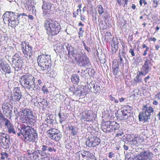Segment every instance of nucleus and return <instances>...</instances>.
Segmentation results:
<instances>
[{"mask_svg": "<svg viewBox=\"0 0 160 160\" xmlns=\"http://www.w3.org/2000/svg\"><path fill=\"white\" fill-rule=\"evenodd\" d=\"M24 13H17L12 12H6L3 15V19L5 23L8 22V26L15 28L20 23V18L21 16H27Z\"/></svg>", "mask_w": 160, "mask_h": 160, "instance_id": "nucleus-1", "label": "nucleus"}, {"mask_svg": "<svg viewBox=\"0 0 160 160\" xmlns=\"http://www.w3.org/2000/svg\"><path fill=\"white\" fill-rule=\"evenodd\" d=\"M18 114L20 117V119L22 123L31 126H34L36 120L31 110L25 109L21 110Z\"/></svg>", "mask_w": 160, "mask_h": 160, "instance_id": "nucleus-2", "label": "nucleus"}, {"mask_svg": "<svg viewBox=\"0 0 160 160\" xmlns=\"http://www.w3.org/2000/svg\"><path fill=\"white\" fill-rule=\"evenodd\" d=\"M37 61L38 66L41 67L42 70H47L48 72L50 71L52 66L50 55H40L38 57Z\"/></svg>", "mask_w": 160, "mask_h": 160, "instance_id": "nucleus-3", "label": "nucleus"}, {"mask_svg": "<svg viewBox=\"0 0 160 160\" xmlns=\"http://www.w3.org/2000/svg\"><path fill=\"white\" fill-rule=\"evenodd\" d=\"M44 27L49 32L48 34L51 36L54 35L58 34L60 31V25L56 21L48 20L45 21Z\"/></svg>", "mask_w": 160, "mask_h": 160, "instance_id": "nucleus-4", "label": "nucleus"}, {"mask_svg": "<svg viewBox=\"0 0 160 160\" xmlns=\"http://www.w3.org/2000/svg\"><path fill=\"white\" fill-rule=\"evenodd\" d=\"M34 80L33 76L25 74L21 77L19 82L23 87L29 89L34 84Z\"/></svg>", "mask_w": 160, "mask_h": 160, "instance_id": "nucleus-5", "label": "nucleus"}, {"mask_svg": "<svg viewBox=\"0 0 160 160\" xmlns=\"http://www.w3.org/2000/svg\"><path fill=\"white\" fill-rule=\"evenodd\" d=\"M142 110L143 111L140 112L138 115L139 120L140 121L147 122L150 119L151 113H153L154 111L152 107H148L147 105L143 106Z\"/></svg>", "mask_w": 160, "mask_h": 160, "instance_id": "nucleus-6", "label": "nucleus"}, {"mask_svg": "<svg viewBox=\"0 0 160 160\" xmlns=\"http://www.w3.org/2000/svg\"><path fill=\"white\" fill-rule=\"evenodd\" d=\"M120 127L119 124L116 122L110 121L105 122L102 123L101 128L105 132H112L113 130L114 132L118 130Z\"/></svg>", "mask_w": 160, "mask_h": 160, "instance_id": "nucleus-7", "label": "nucleus"}, {"mask_svg": "<svg viewBox=\"0 0 160 160\" xmlns=\"http://www.w3.org/2000/svg\"><path fill=\"white\" fill-rule=\"evenodd\" d=\"M22 50L25 58L29 59L31 58L33 50L32 47L26 41H24L21 44Z\"/></svg>", "mask_w": 160, "mask_h": 160, "instance_id": "nucleus-8", "label": "nucleus"}, {"mask_svg": "<svg viewBox=\"0 0 160 160\" xmlns=\"http://www.w3.org/2000/svg\"><path fill=\"white\" fill-rule=\"evenodd\" d=\"M77 55L78 58L77 62L79 66L82 67L90 66L89 59L86 55H84L82 52H79Z\"/></svg>", "mask_w": 160, "mask_h": 160, "instance_id": "nucleus-9", "label": "nucleus"}, {"mask_svg": "<svg viewBox=\"0 0 160 160\" xmlns=\"http://www.w3.org/2000/svg\"><path fill=\"white\" fill-rule=\"evenodd\" d=\"M154 156L153 154L149 150L144 151L135 157L133 160H151Z\"/></svg>", "mask_w": 160, "mask_h": 160, "instance_id": "nucleus-10", "label": "nucleus"}, {"mask_svg": "<svg viewBox=\"0 0 160 160\" xmlns=\"http://www.w3.org/2000/svg\"><path fill=\"white\" fill-rule=\"evenodd\" d=\"M27 125V126L19 125L17 127L18 131L17 133L18 135L20 136L22 134L25 139H27V137L28 136L29 133L30 132V130L31 127L29 126V125Z\"/></svg>", "mask_w": 160, "mask_h": 160, "instance_id": "nucleus-11", "label": "nucleus"}, {"mask_svg": "<svg viewBox=\"0 0 160 160\" xmlns=\"http://www.w3.org/2000/svg\"><path fill=\"white\" fill-rule=\"evenodd\" d=\"M48 136L52 139L56 141H59L62 137V134L60 133L59 131L55 128H51L47 131Z\"/></svg>", "mask_w": 160, "mask_h": 160, "instance_id": "nucleus-12", "label": "nucleus"}, {"mask_svg": "<svg viewBox=\"0 0 160 160\" xmlns=\"http://www.w3.org/2000/svg\"><path fill=\"white\" fill-rule=\"evenodd\" d=\"M100 142V139L97 137L91 136L87 138L86 144L89 147H95L98 145Z\"/></svg>", "mask_w": 160, "mask_h": 160, "instance_id": "nucleus-13", "label": "nucleus"}, {"mask_svg": "<svg viewBox=\"0 0 160 160\" xmlns=\"http://www.w3.org/2000/svg\"><path fill=\"white\" fill-rule=\"evenodd\" d=\"M22 97V94L19 88H15L14 89V93L12 95L11 100L14 102H19Z\"/></svg>", "mask_w": 160, "mask_h": 160, "instance_id": "nucleus-14", "label": "nucleus"}, {"mask_svg": "<svg viewBox=\"0 0 160 160\" xmlns=\"http://www.w3.org/2000/svg\"><path fill=\"white\" fill-rule=\"evenodd\" d=\"M5 120L6 122L4 125L7 128V132L9 134H15L16 132L13 125L8 120L5 119Z\"/></svg>", "mask_w": 160, "mask_h": 160, "instance_id": "nucleus-15", "label": "nucleus"}, {"mask_svg": "<svg viewBox=\"0 0 160 160\" xmlns=\"http://www.w3.org/2000/svg\"><path fill=\"white\" fill-rule=\"evenodd\" d=\"M90 91L95 93H98L100 91V88L99 85L96 82H92L89 84L88 86Z\"/></svg>", "mask_w": 160, "mask_h": 160, "instance_id": "nucleus-16", "label": "nucleus"}, {"mask_svg": "<svg viewBox=\"0 0 160 160\" xmlns=\"http://www.w3.org/2000/svg\"><path fill=\"white\" fill-rule=\"evenodd\" d=\"M144 141V138L142 136H137L134 137L131 141L132 144L135 146H138L140 145Z\"/></svg>", "mask_w": 160, "mask_h": 160, "instance_id": "nucleus-17", "label": "nucleus"}, {"mask_svg": "<svg viewBox=\"0 0 160 160\" xmlns=\"http://www.w3.org/2000/svg\"><path fill=\"white\" fill-rule=\"evenodd\" d=\"M52 7V4L51 3L46 2L45 1L43 2V4L42 6V8L43 10V16H44L46 15L48 11L50 10Z\"/></svg>", "mask_w": 160, "mask_h": 160, "instance_id": "nucleus-18", "label": "nucleus"}, {"mask_svg": "<svg viewBox=\"0 0 160 160\" xmlns=\"http://www.w3.org/2000/svg\"><path fill=\"white\" fill-rule=\"evenodd\" d=\"M151 68L149 65L144 64L141 68V70L139 72V74L145 76L151 70Z\"/></svg>", "mask_w": 160, "mask_h": 160, "instance_id": "nucleus-19", "label": "nucleus"}, {"mask_svg": "<svg viewBox=\"0 0 160 160\" xmlns=\"http://www.w3.org/2000/svg\"><path fill=\"white\" fill-rule=\"evenodd\" d=\"M83 158L86 160H88V158L94 159L95 156L92 153L87 151H84L81 154Z\"/></svg>", "mask_w": 160, "mask_h": 160, "instance_id": "nucleus-20", "label": "nucleus"}, {"mask_svg": "<svg viewBox=\"0 0 160 160\" xmlns=\"http://www.w3.org/2000/svg\"><path fill=\"white\" fill-rule=\"evenodd\" d=\"M40 154V152L39 150H37L34 151L31 153H28L29 157L31 159L35 160L38 158Z\"/></svg>", "mask_w": 160, "mask_h": 160, "instance_id": "nucleus-21", "label": "nucleus"}, {"mask_svg": "<svg viewBox=\"0 0 160 160\" xmlns=\"http://www.w3.org/2000/svg\"><path fill=\"white\" fill-rule=\"evenodd\" d=\"M80 51H78L76 49L72 47H69L68 50V54L72 55L73 57H75L76 59L78 58L77 54V53Z\"/></svg>", "mask_w": 160, "mask_h": 160, "instance_id": "nucleus-22", "label": "nucleus"}, {"mask_svg": "<svg viewBox=\"0 0 160 160\" xmlns=\"http://www.w3.org/2000/svg\"><path fill=\"white\" fill-rule=\"evenodd\" d=\"M18 55H16L14 56H13V60H16L17 59L16 58V57L17 58L18 56ZM21 60L19 58H18L17 60V61L15 62L14 65L15 66H13L14 68H15V70H16V68L18 69L20 68H21Z\"/></svg>", "mask_w": 160, "mask_h": 160, "instance_id": "nucleus-23", "label": "nucleus"}, {"mask_svg": "<svg viewBox=\"0 0 160 160\" xmlns=\"http://www.w3.org/2000/svg\"><path fill=\"white\" fill-rule=\"evenodd\" d=\"M68 130L70 132L71 134L73 136L76 135L78 132V128L75 126L68 125Z\"/></svg>", "mask_w": 160, "mask_h": 160, "instance_id": "nucleus-24", "label": "nucleus"}, {"mask_svg": "<svg viewBox=\"0 0 160 160\" xmlns=\"http://www.w3.org/2000/svg\"><path fill=\"white\" fill-rule=\"evenodd\" d=\"M27 140L30 142H36L38 140V135L37 133H33L29 135L27 137Z\"/></svg>", "mask_w": 160, "mask_h": 160, "instance_id": "nucleus-25", "label": "nucleus"}, {"mask_svg": "<svg viewBox=\"0 0 160 160\" xmlns=\"http://www.w3.org/2000/svg\"><path fill=\"white\" fill-rule=\"evenodd\" d=\"M9 105H10L9 103H6L3 104L2 106V109L3 111V112L4 114H7L8 112H9V110L10 108L9 106Z\"/></svg>", "mask_w": 160, "mask_h": 160, "instance_id": "nucleus-26", "label": "nucleus"}, {"mask_svg": "<svg viewBox=\"0 0 160 160\" xmlns=\"http://www.w3.org/2000/svg\"><path fill=\"white\" fill-rule=\"evenodd\" d=\"M71 79L72 82L74 84H77L79 81V76L77 75H72Z\"/></svg>", "mask_w": 160, "mask_h": 160, "instance_id": "nucleus-27", "label": "nucleus"}, {"mask_svg": "<svg viewBox=\"0 0 160 160\" xmlns=\"http://www.w3.org/2000/svg\"><path fill=\"white\" fill-rule=\"evenodd\" d=\"M0 143L2 147L5 149L8 148L11 145L10 141H9V140H8L5 141L4 142L2 141Z\"/></svg>", "mask_w": 160, "mask_h": 160, "instance_id": "nucleus-28", "label": "nucleus"}, {"mask_svg": "<svg viewBox=\"0 0 160 160\" xmlns=\"http://www.w3.org/2000/svg\"><path fill=\"white\" fill-rule=\"evenodd\" d=\"M2 69L6 73H10L11 72V68L8 64H4Z\"/></svg>", "mask_w": 160, "mask_h": 160, "instance_id": "nucleus-29", "label": "nucleus"}, {"mask_svg": "<svg viewBox=\"0 0 160 160\" xmlns=\"http://www.w3.org/2000/svg\"><path fill=\"white\" fill-rule=\"evenodd\" d=\"M46 115L47 118L45 120L46 123L49 124L52 123L54 121L53 119V116L52 114L49 115V114H48Z\"/></svg>", "mask_w": 160, "mask_h": 160, "instance_id": "nucleus-30", "label": "nucleus"}, {"mask_svg": "<svg viewBox=\"0 0 160 160\" xmlns=\"http://www.w3.org/2000/svg\"><path fill=\"white\" fill-rule=\"evenodd\" d=\"M148 57L146 58V60L145 61V62L144 64L147 65H149V64L151 63V61L152 60V57L151 55L149 54L148 55Z\"/></svg>", "mask_w": 160, "mask_h": 160, "instance_id": "nucleus-31", "label": "nucleus"}, {"mask_svg": "<svg viewBox=\"0 0 160 160\" xmlns=\"http://www.w3.org/2000/svg\"><path fill=\"white\" fill-rule=\"evenodd\" d=\"M122 117H123L121 119L123 120H125L127 119L128 118V112L127 111H122Z\"/></svg>", "mask_w": 160, "mask_h": 160, "instance_id": "nucleus-32", "label": "nucleus"}, {"mask_svg": "<svg viewBox=\"0 0 160 160\" xmlns=\"http://www.w3.org/2000/svg\"><path fill=\"white\" fill-rule=\"evenodd\" d=\"M45 122L44 123H42V125L40 126V128L42 131H45L47 130L48 128V125L47 123H45Z\"/></svg>", "mask_w": 160, "mask_h": 160, "instance_id": "nucleus-33", "label": "nucleus"}, {"mask_svg": "<svg viewBox=\"0 0 160 160\" xmlns=\"http://www.w3.org/2000/svg\"><path fill=\"white\" fill-rule=\"evenodd\" d=\"M59 116L60 119V122L61 123L64 121L66 119L65 115L63 114H61L60 113H59Z\"/></svg>", "mask_w": 160, "mask_h": 160, "instance_id": "nucleus-34", "label": "nucleus"}, {"mask_svg": "<svg viewBox=\"0 0 160 160\" xmlns=\"http://www.w3.org/2000/svg\"><path fill=\"white\" fill-rule=\"evenodd\" d=\"M139 73L137 74L136 76L134 79V81L137 83L140 82L142 81V79L141 78H139Z\"/></svg>", "mask_w": 160, "mask_h": 160, "instance_id": "nucleus-35", "label": "nucleus"}, {"mask_svg": "<svg viewBox=\"0 0 160 160\" xmlns=\"http://www.w3.org/2000/svg\"><path fill=\"white\" fill-rule=\"evenodd\" d=\"M98 10V13L99 14H102L104 12L103 8L102 5H100L97 6Z\"/></svg>", "mask_w": 160, "mask_h": 160, "instance_id": "nucleus-36", "label": "nucleus"}, {"mask_svg": "<svg viewBox=\"0 0 160 160\" xmlns=\"http://www.w3.org/2000/svg\"><path fill=\"white\" fill-rule=\"evenodd\" d=\"M1 159H4L5 157L8 158V154L6 152H2L1 153Z\"/></svg>", "mask_w": 160, "mask_h": 160, "instance_id": "nucleus-37", "label": "nucleus"}, {"mask_svg": "<svg viewBox=\"0 0 160 160\" xmlns=\"http://www.w3.org/2000/svg\"><path fill=\"white\" fill-rule=\"evenodd\" d=\"M48 145H43L42 146V151L43 152L48 151Z\"/></svg>", "mask_w": 160, "mask_h": 160, "instance_id": "nucleus-38", "label": "nucleus"}, {"mask_svg": "<svg viewBox=\"0 0 160 160\" xmlns=\"http://www.w3.org/2000/svg\"><path fill=\"white\" fill-rule=\"evenodd\" d=\"M112 68H114V70H113V73L115 75H116L118 72V66H114L113 67H112Z\"/></svg>", "mask_w": 160, "mask_h": 160, "instance_id": "nucleus-39", "label": "nucleus"}, {"mask_svg": "<svg viewBox=\"0 0 160 160\" xmlns=\"http://www.w3.org/2000/svg\"><path fill=\"white\" fill-rule=\"evenodd\" d=\"M121 56L124 58L125 59H126V57L125 56L126 52H125L124 49H122L121 52Z\"/></svg>", "mask_w": 160, "mask_h": 160, "instance_id": "nucleus-40", "label": "nucleus"}, {"mask_svg": "<svg viewBox=\"0 0 160 160\" xmlns=\"http://www.w3.org/2000/svg\"><path fill=\"white\" fill-rule=\"evenodd\" d=\"M158 4V1L157 0H154L153 1L152 7L156 8L157 7Z\"/></svg>", "mask_w": 160, "mask_h": 160, "instance_id": "nucleus-41", "label": "nucleus"}, {"mask_svg": "<svg viewBox=\"0 0 160 160\" xmlns=\"http://www.w3.org/2000/svg\"><path fill=\"white\" fill-rule=\"evenodd\" d=\"M53 151L54 152H56V150L53 147H51L48 146V151L52 152Z\"/></svg>", "mask_w": 160, "mask_h": 160, "instance_id": "nucleus-42", "label": "nucleus"}, {"mask_svg": "<svg viewBox=\"0 0 160 160\" xmlns=\"http://www.w3.org/2000/svg\"><path fill=\"white\" fill-rule=\"evenodd\" d=\"M82 153L81 151H79L78 152L76 153V155L78 158V159L79 160H80V155H81V154Z\"/></svg>", "mask_w": 160, "mask_h": 160, "instance_id": "nucleus-43", "label": "nucleus"}, {"mask_svg": "<svg viewBox=\"0 0 160 160\" xmlns=\"http://www.w3.org/2000/svg\"><path fill=\"white\" fill-rule=\"evenodd\" d=\"M30 132L29 133V134H28L29 135H31V134H35V133H37L36 131L35 130L33 129V128H32L31 127V128H30Z\"/></svg>", "mask_w": 160, "mask_h": 160, "instance_id": "nucleus-44", "label": "nucleus"}, {"mask_svg": "<svg viewBox=\"0 0 160 160\" xmlns=\"http://www.w3.org/2000/svg\"><path fill=\"white\" fill-rule=\"evenodd\" d=\"M129 52L131 53V56L133 57L135 56V54L134 52V50L132 48H130L129 50Z\"/></svg>", "mask_w": 160, "mask_h": 160, "instance_id": "nucleus-45", "label": "nucleus"}, {"mask_svg": "<svg viewBox=\"0 0 160 160\" xmlns=\"http://www.w3.org/2000/svg\"><path fill=\"white\" fill-rule=\"evenodd\" d=\"M3 137L5 139V141H7V140H9V141H10V140L9 139L10 138H9V136L6 135V134L4 133H3Z\"/></svg>", "mask_w": 160, "mask_h": 160, "instance_id": "nucleus-46", "label": "nucleus"}, {"mask_svg": "<svg viewBox=\"0 0 160 160\" xmlns=\"http://www.w3.org/2000/svg\"><path fill=\"white\" fill-rule=\"evenodd\" d=\"M115 156L114 153L112 152H110L108 153V157L110 158H112L114 157Z\"/></svg>", "mask_w": 160, "mask_h": 160, "instance_id": "nucleus-47", "label": "nucleus"}, {"mask_svg": "<svg viewBox=\"0 0 160 160\" xmlns=\"http://www.w3.org/2000/svg\"><path fill=\"white\" fill-rule=\"evenodd\" d=\"M117 2L119 6L122 5L123 1L124 0H117Z\"/></svg>", "mask_w": 160, "mask_h": 160, "instance_id": "nucleus-48", "label": "nucleus"}, {"mask_svg": "<svg viewBox=\"0 0 160 160\" xmlns=\"http://www.w3.org/2000/svg\"><path fill=\"white\" fill-rule=\"evenodd\" d=\"M118 57L120 58V60L121 63H122V61H123V59L122 58V57L121 55V50H119V55Z\"/></svg>", "mask_w": 160, "mask_h": 160, "instance_id": "nucleus-49", "label": "nucleus"}, {"mask_svg": "<svg viewBox=\"0 0 160 160\" xmlns=\"http://www.w3.org/2000/svg\"><path fill=\"white\" fill-rule=\"evenodd\" d=\"M74 89H75V88L74 86L72 87H71L69 88V90L71 91H72L73 93H75V91H76V90H74Z\"/></svg>", "mask_w": 160, "mask_h": 160, "instance_id": "nucleus-50", "label": "nucleus"}, {"mask_svg": "<svg viewBox=\"0 0 160 160\" xmlns=\"http://www.w3.org/2000/svg\"><path fill=\"white\" fill-rule=\"evenodd\" d=\"M149 50V48L148 47H147V48H146V50L144 51V52L143 53V55L144 56H145L147 54V51H148Z\"/></svg>", "mask_w": 160, "mask_h": 160, "instance_id": "nucleus-51", "label": "nucleus"}, {"mask_svg": "<svg viewBox=\"0 0 160 160\" xmlns=\"http://www.w3.org/2000/svg\"><path fill=\"white\" fill-rule=\"evenodd\" d=\"M123 134V132H122L121 133H119L118 132L117 134L116 135V137H118L119 136H121Z\"/></svg>", "mask_w": 160, "mask_h": 160, "instance_id": "nucleus-52", "label": "nucleus"}, {"mask_svg": "<svg viewBox=\"0 0 160 160\" xmlns=\"http://www.w3.org/2000/svg\"><path fill=\"white\" fill-rule=\"evenodd\" d=\"M4 65L3 62L2 60L0 59V67L2 68Z\"/></svg>", "mask_w": 160, "mask_h": 160, "instance_id": "nucleus-53", "label": "nucleus"}, {"mask_svg": "<svg viewBox=\"0 0 160 160\" xmlns=\"http://www.w3.org/2000/svg\"><path fill=\"white\" fill-rule=\"evenodd\" d=\"M84 32V31H79V32L78 34L79 35V38L80 37H82L83 36V33Z\"/></svg>", "mask_w": 160, "mask_h": 160, "instance_id": "nucleus-54", "label": "nucleus"}, {"mask_svg": "<svg viewBox=\"0 0 160 160\" xmlns=\"http://www.w3.org/2000/svg\"><path fill=\"white\" fill-rule=\"evenodd\" d=\"M0 116L1 118L3 119V120L5 121V122H6V120H5V119H6V120H8L7 118H5L4 117V115L2 114H1L0 115Z\"/></svg>", "mask_w": 160, "mask_h": 160, "instance_id": "nucleus-55", "label": "nucleus"}, {"mask_svg": "<svg viewBox=\"0 0 160 160\" xmlns=\"http://www.w3.org/2000/svg\"><path fill=\"white\" fill-rule=\"evenodd\" d=\"M155 97L156 98L160 99V92H159L156 95Z\"/></svg>", "mask_w": 160, "mask_h": 160, "instance_id": "nucleus-56", "label": "nucleus"}, {"mask_svg": "<svg viewBox=\"0 0 160 160\" xmlns=\"http://www.w3.org/2000/svg\"><path fill=\"white\" fill-rule=\"evenodd\" d=\"M110 97V100H111L112 101H114L115 98L114 97H113L112 95H110L109 96Z\"/></svg>", "mask_w": 160, "mask_h": 160, "instance_id": "nucleus-57", "label": "nucleus"}, {"mask_svg": "<svg viewBox=\"0 0 160 160\" xmlns=\"http://www.w3.org/2000/svg\"><path fill=\"white\" fill-rule=\"evenodd\" d=\"M150 78L149 76H148L147 77H146L144 79V80L146 83L147 82V80L149 79Z\"/></svg>", "mask_w": 160, "mask_h": 160, "instance_id": "nucleus-58", "label": "nucleus"}, {"mask_svg": "<svg viewBox=\"0 0 160 160\" xmlns=\"http://www.w3.org/2000/svg\"><path fill=\"white\" fill-rule=\"evenodd\" d=\"M28 18L30 19V20H33L34 18L33 16L32 15H29L28 16Z\"/></svg>", "mask_w": 160, "mask_h": 160, "instance_id": "nucleus-59", "label": "nucleus"}, {"mask_svg": "<svg viewBox=\"0 0 160 160\" xmlns=\"http://www.w3.org/2000/svg\"><path fill=\"white\" fill-rule=\"evenodd\" d=\"M18 160H25L24 157H19L18 158Z\"/></svg>", "mask_w": 160, "mask_h": 160, "instance_id": "nucleus-60", "label": "nucleus"}, {"mask_svg": "<svg viewBox=\"0 0 160 160\" xmlns=\"http://www.w3.org/2000/svg\"><path fill=\"white\" fill-rule=\"evenodd\" d=\"M123 147L124 149L125 150H127L128 149V147L126 145H124Z\"/></svg>", "mask_w": 160, "mask_h": 160, "instance_id": "nucleus-61", "label": "nucleus"}, {"mask_svg": "<svg viewBox=\"0 0 160 160\" xmlns=\"http://www.w3.org/2000/svg\"><path fill=\"white\" fill-rule=\"evenodd\" d=\"M73 17H74L76 18V17L77 15L78 14V12H73Z\"/></svg>", "mask_w": 160, "mask_h": 160, "instance_id": "nucleus-62", "label": "nucleus"}, {"mask_svg": "<svg viewBox=\"0 0 160 160\" xmlns=\"http://www.w3.org/2000/svg\"><path fill=\"white\" fill-rule=\"evenodd\" d=\"M153 104L155 105H157L158 104V102L156 101H154L153 102Z\"/></svg>", "mask_w": 160, "mask_h": 160, "instance_id": "nucleus-63", "label": "nucleus"}, {"mask_svg": "<svg viewBox=\"0 0 160 160\" xmlns=\"http://www.w3.org/2000/svg\"><path fill=\"white\" fill-rule=\"evenodd\" d=\"M84 48L88 52H89L90 50V48L87 47Z\"/></svg>", "mask_w": 160, "mask_h": 160, "instance_id": "nucleus-64", "label": "nucleus"}]
</instances>
